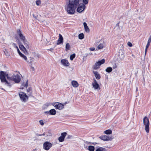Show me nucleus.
I'll return each mask as SVG.
<instances>
[{
  "label": "nucleus",
  "instance_id": "1",
  "mask_svg": "<svg viewBox=\"0 0 151 151\" xmlns=\"http://www.w3.org/2000/svg\"><path fill=\"white\" fill-rule=\"evenodd\" d=\"M0 79L1 83L9 87L14 84V82L15 83H18L21 81L20 76L19 75L10 76L6 72L2 71H0Z\"/></svg>",
  "mask_w": 151,
  "mask_h": 151
},
{
  "label": "nucleus",
  "instance_id": "45",
  "mask_svg": "<svg viewBox=\"0 0 151 151\" xmlns=\"http://www.w3.org/2000/svg\"><path fill=\"white\" fill-rule=\"evenodd\" d=\"M44 112L45 113L49 114H50L49 111H45Z\"/></svg>",
  "mask_w": 151,
  "mask_h": 151
},
{
  "label": "nucleus",
  "instance_id": "8",
  "mask_svg": "<svg viewBox=\"0 0 151 151\" xmlns=\"http://www.w3.org/2000/svg\"><path fill=\"white\" fill-rule=\"evenodd\" d=\"M86 6L81 2L79 4V5L77 7V11L78 13H81L86 8Z\"/></svg>",
  "mask_w": 151,
  "mask_h": 151
},
{
  "label": "nucleus",
  "instance_id": "6",
  "mask_svg": "<svg viewBox=\"0 0 151 151\" xmlns=\"http://www.w3.org/2000/svg\"><path fill=\"white\" fill-rule=\"evenodd\" d=\"M81 2L82 0H69L68 3L77 8L79 4Z\"/></svg>",
  "mask_w": 151,
  "mask_h": 151
},
{
  "label": "nucleus",
  "instance_id": "11",
  "mask_svg": "<svg viewBox=\"0 0 151 151\" xmlns=\"http://www.w3.org/2000/svg\"><path fill=\"white\" fill-rule=\"evenodd\" d=\"M100 138L103 140L106 141L111 140L113 139L112 136L106 135L100 136Z\"/></svg>",
  "mask_w": 151,
  "mask_h": 151
},
{
  "label": "nucleus",
  "instance_id": "39",
  "mask_svg": "<svg viewBox=\"0 0 151 151\" xmlns=\"http://www.w3.org/2000/svg\"><path fill=\"white\" fill-rule=\"evenodd\" d=\"M151 42V36H150V37H149V38L148 39V41L147 43L150 44V43Z\"/></svg>",
  "mask_w": 151,
  "mask_h": 151
},
{
  "label": "nucleus",
  "instance_id": "51",
  "mask_svg": "<svg viewBox=\"0 0 151 151\" xmlns=\"http://www.w3.org/2000/svg\"><path fill=\"white\" fill-rule=\"evenodd\" d=\"M92 144H97V143L96 142H93V143H92Z\"/></svg>",
  "mask_w": 151,
  "mask_h": 151
},
{
  "label": "nucleus",
  "instance_id": "25",
  "mask_svg": "<svg viewBox=\"0 0 151 151\" xmlns=\"http://www.w3.org/2000/svg\"><path fill=\"white\" fill-rule=\"evenodd\" d=\"M104 133L106 134H110L112 133V131L110 129H108L104 131Z\"/></svg>",
  "mask_w": 151,
  "mask_h": 151
},
{
  "label": "nucleus",
  "instance_id": "24",
  "mask_svg": "<svg viewBox=\"0 0 151 151\" xmlns=\"http://www.w3.org/2000/svg\"><path fill=\"white\" fill-rule=\"evenodd\" d=\"M70 47V44L69 43H67L65 45V50L67 51L68 50H69Z\"/></svg>",
  "mask_w": 151,
  "mask_h": 151
},
{
  "label": "nucleus",
  "instance_id": "7",
  "mask_svg": "<svg viewBox=\"0 0 151 151\" xmlns=\"http://www.w3.org/2000/svg\"><path fill=\"white\" fill-rule=\"evenodd\" d=\"M52 105L54 106L56 109L61 110L64 107V105L60 103L55 102L52 104Z\"/></svg>",
  "mask_w": 151,
  "mask_h": 151
},
{
  "label": "nucleus",
  "instance_id": "13",
  "mask_svg": "<svg viewBox=\"0 0 151 151\" xmlns=\"http://www.w3.org/2000/svg\"><path fill=\"white\" fill-rule=\"evenodd\" d=\"M63 43V38L60 34H59V38L58 40L57 44L60 45Z\"/></svg>",
  "mask_w": 151,
  "mask_h": 151
},
{
  "label": "nucleus",
  "instance_id": "9",
  "mask_svg": "<svg viewBox=\"0 0 151 151\" xmlns=\"http://www.w3.org/2000/svg\"><path fill=\"white\" fill-rule=\"evenodd\" d=\"M52 146V144L48 142H45L43 144L44 148L47 150H49Z\"/></svg>",
  "mask_w": 151,
  "mask_h": 151
},
{
  "label": "nucleus",
  "instance_id": "31",
  "mask_svg": "<svg viewBox=\"0 0 151 151\" xmlns=\"http://www.w3.org/2000/svg\"><path fill=\"white\" fill-rule=\"evenodd\" d=\"M75 54H73L71 55L70 56V59L71 60H73V58L75 57Z\"/></svg>",
  "mask_w": 151,
  "mask_h": 151
},
{
  "label": "nucleus",
  "instance_id": "49",
  "mask_svg": "<svg viewBox=\"0 0 151 151\" xmlns=\"http://www.w3.org/2000/svg\"><path fill=\"white\" fill-rule=\"evenodd\" d=\"M119 23H118L117 24H116V26L119 27Z\"/></svg>",
  "mask_w": 151,
  "mask_h": 151
},
{
  "label": "nucleus",
  "instance_id": "34",
  "mask_svg": "<svg viewBox=\"0 0 151 151\" xmlns=\"http://www.w3.org/2000/svg\"><path fill=\"white\" fill-rule=\"evenodd\" d=\"M64 139L62 137L60 136L58 138V140L60 142H62L64 141Z\"/></svg>",
  "mask_w": 151,
  "mask_h": 151
},
{
  "label": "nucleus",
  "instance_id": "32",
  "mask_svg": "<svg viewBox=\"0 0 151 151\" xmlns=\"http://www.w3.org/2000/svg\"><path fill=\"white\" fill-rule=\"evenodd\" d=\"M67 134V133L66 132H63V133H62L61 134V137H63V138L64 139L65 137L66 136V135Z\"/></svg>",
  "mask_w": 151,
  "mask_h": 151
},
{
  "label": "nucleus",
  "instance_id": "43",
  "mask_svg": "<svg viewBox=\"0 0 151 151\" xmlns=\"http://www.w3.org/2000/svg\"><path fill=\"white\" fill-rule=\"evenodd\" d=\"M17 51H18V53H19V54L20 55V54L21 53H21L20 52V51H19V48L18 49H17Z\"/></svg>",
  "mask_w": 151,
  "mask_h": 151
},
{
  "label": "nucleus",
  "instance_id": "12",
  "mask_svg": "<svg viewBox=\"0 0 151 151\" xmlns=\"http://www.w3.org/2000/svg\"><path fill=\"white\" fill-rule=\"evenodd\" d=\"M61 63L63 65L65 66H67L69 65L68 61L65 59H62L61 60Z\"/></svg>",
  "mask_w": 151,
  "mask_h": 151
},
{
  "label": "nucleus",
  "instance_id": "29",
  "mask_svg": "<svg viewBox=\"0 0 151 151\" xmlns=\"http://www.w3.org/2000/svg\"><path fill=\"white\" fill-rule=\"evenodd\" d=\"M20 55L21 56V57H22V58L24 59L25 60L27 61V58L25 55H24L22 53H21L20 54Z\"/></svg>",
  "mask_w": 151,
  "mask_h": 151
},
{
  "label": "nucleus",
  "instance_id": "26",
  "mask_svg": "<svg viewBox=\"0 0 151 151\" xmlns=\"http://www.w3.org/2000/svg\"><path fill=\"white\" fill-rule=\"evenodd\" d=\"M98 62L99 63V65H102L105 63V60L104 59H103L98 61Z\"/></svg>",
  "mask_w": 151,
  "mask_h": 151
},
{
  "label": "nucleus",
  "instance_id": "3",
  "mask_svg": "<svg viewBox=\"0 0 151 151\" xmlns=\"http://www.w3.org/2000/svg\"><path fill=\"white\" fill-rule=\"evenodd\" d=\"M65 8L67 13L70 15L74 14L76 9L69 3L66 4Z\"/></svg>",
  "mask_w": 151,
  "mask_h": 151
},
{
  "label": "nucleus",
  "instance_id": "22",
  "mask_svg": "<svg viewBox=\"0 0 151 151\" xmlns=\"http://www.w3.org/2000/svg\"><path fill=\"white\" fill-rule=\"evenodd\" d=\"M88 149L89 151H94L95 147L93 146H89Z\"/></svg>",
  "mask_w": 151,
  "mask_h": 151
},
{
  "label": "nucleus",
  "instance_id": "36",
  "mask_svg": "<svg viewBox=\"0 0 151 151\" xmlns=\"http://www.w3.org/2000/svg\"><path fill=\"white\" fill-rule=\"evenodd\" d=\"M39 122L40 124L42 126H43L44 125V123L43 121L42 120H40L39 121Z\"/></svg>",
  "mask_w": 151,
  "mask_h": 151
},
{
  "label": "nucleus",
  "instance_id": "48",
  "mask_svg": "<svg viewBox=\"0 0 151 151\" xmlns=\"http://www.w3.org/2000/svg\"><path fill=\"white\" fill-rule=\"evenodd\" d=\"M33 16L35 18H36V17L35 15L34 14H33Z\"/></svg>",
  "mask_w": 151,
  "mask_h": 151
},
{
  "label": "nucleus",
  "instance_id": "54",
  "mask_svg": "<svg viewBox=\"0 0 151 151\" xmlns=\"http://www.w3.org/2000/svg\"><path fill=\"white\" fill-rule=\"evenodd\" d=\"M32 69H34V68H32Z\"/></svg>",
  "mask_w": 151,
  "mask_h": 151
},
{
  "label": "nucleus",
  "instance_id": "2",
  "mask_svg": "<svg viewBox=\"0 0 151 151\" xmlns=\"http://www.w3.org/2000/svg\"><path fill=\"white\" fill-rule=\"evenodd\" d=\"M17 33L21 40H22L24 43V45L27 48H29V43L25 38V37L22 33L20 29L17 30Z\"/></svg>",
  "mask_w": 151,
  "mask_h": 151
},
{
  "label": "nucleus",
  "instance_id": "35",
  "mask_svg": "<svg viewBox=\"0 0 151 151\" xmlns=\"http://www.w3.org/2000/svg\"><path fill=\"white\" fill-rule=\"evenodd\" d=\"M83 1L84 4H87L88 3V0H83Z\"/></svg>",
  "mask_w": 151,
  "mask_h": 151
},
{
  "label": "nucleus",
  "instance_id": "41",
  "mask_svg": "<svg viewBox=\"0 0 151 151\" xmlns=\"http://www.w3.org/2000/svg\"><path fill=\"white\" fill-rule=\"evenodd\" d=\"M89 49L91 51H94L95 50V48L94 47H91V48H90Z\"/></svg>",
  "mask_w": 151,
  "mask_h": 151
},
{
  "label": "nucleus",
  "instance_id": "27",
  "mask_svg": "<svg viewBox=\"0 0 151 151\" xmlns=\"http://www.w3.org/2000/svg\"><path fill=\"white\" fill-rule=\"evenodd\" d=\"M78 38L80 39H82L84 38V35L83 33H81L78 35Z\"/></svg>",
  "mask_w": 151,
  "mask_h": 151
},
{
  "label": "nucleus",
  "instance_id": "42",
  "mask_svg": "<svg viewBox=\"0 0 151 151\" xmlns=\"http://www.w3.org/2000/svg\"><path fill=\"white\" fill-rule=\"evenodd\" d=\"M45 132H44L43 134H39V135L40 136H44V135H45Z\"/></svg>",
  "mask_w": 151,
  "mask_h": 151
},
{
  "label": "nucleus",
  "instance_id": "55",
  "mask_svg": "<svg viewBox=\"0 0 151 151\" xmlns=\"http://www.w3.org/2000/svg\"><path fill=\"white\" fill-rule=\"evenodd\" d=\"M32 69H34V68H32Z\"/></svg>",
  "mask_w": 151,
  "mask_h": 151
},
{
  "label": "nucleus",
  "instance_id": "4",
  "mask_svg": "<svg viewBox=\"0 0 151 151\" xmlns=\"http://www.w3.org/2000/svg\"><path fill=\"white\" fill-rule=\"evenodd\" d=\"M19 96L21 100L23 102H25L28 99V96L24 92H20L19 93Z\"/></svg>",
  "mask_w": 151,
  "mask_h": 151
},
{
  "label": "nucleus",
  "instance_id": "44",
  "mask_svg": "<svg viewBox=\"0 0 151 151\" xmlns=\"http://www.w3.org/2000/svg\"><path fill=\"white\" fill-rule=\"evenodd\" d=\"M150 45V44H149V43H147V45H146V48H148V47H149V46Z\"/></svg>",
  "mask_w": 151,
  "mask_h": 151
},
{
  "label": "nucleus",
  "instance_id": "38",
  "mask_svg": "<svg viewBox=\"0 0 151 151\" xmlns=\"http://www.w3.org/2000/svg\"><path fill=\"white\" fill-rule=\"evenodd\" d=\"M127 45L128 46L130 47H132V43L130 42H128Z\"/></svg>",
  "mask_w": 151,
  "mask_h": 151
},
{
  "label": "nucleus",
  "instance_id": "17",
  "mask_svg": "<svg viewBox=\"0 0 151 151\" xmlns=\"http://www.w3.org/2000/svg\"><path fill=\"white\" fill-rule=\"evenodd\" d=\"M83 24L85 31L87 32H89L90 31V30L88 27L86 23L85 22H84L83 23Z\"/></svg>",
  "mask_w": 151,
  "mask_h": 151
},
{
  "label": "nucleus",
  "instance_id": "16",
  "mask_svg": "<svg viewBox=\"0 0 151 151\" xmlns=\"http://www.w3.org/2000/svg\"><path fill=\"white\" fill-rule=\"evenodd\" d=\"M105 45V42L103 41L102 43H100L98 46L97 48L98 50L102 49Z\"/></svg>",
  "mask_w": 151,
  "mask_h": 151
},
{
  "label": "nucleus",
  "instance_id": "30",
  "mask_svg": "<svg viewBox=\"0 0 151 151\" xmlns=\"http://www.w3.org/2000/svg\"><path fill=\"white\" fill-rule=\"evenodd\" d=\"M36 3L37 6H39L41 4V1L40 0H37L36 1Z\"/></svg>",
  "mask_w": 151,
  "mask_h": 151
},
{
  "label": "nucleus",
  "instance_id": "10",
  "mask_svg": "<svg viewBox=\"0 0 151 151\" xmlns=\"http://www.w3.org/2000/svg\"><path fill=\"white\" fill-rule=\"evenodd\" d=\"M92 85L93 87L95 90H100V88L99 84L97 83L96 80L94 79H93V82L92 83Z\"/></svg>",
  "mask_w": 151,
  "mask_h": 151
},
{
  "label": "nucleus",
  "instance_id": "53",
  "mask_svg": "<svg viewBox=\"0 0 151 151\" xmlns=\"http://www.w3.org/2000/svg\"><path fill=\"white\" fill-rule=\"evenodd\" d=\"M53 49H52L51 48L50 49V50L51 51Z\"/></svg>",
  "mask_w": 151,
  "mask_h": 151
},
{
  "label": "nucleus",
  "instance_id": "52",
  "mask_svg": "<svg viewBox=\"0 0 151 151\" xmlns=\"http://www.w3.org/2000/svg\"><path fill=\"white\" fill-rule=\"evenodd\" d=\"M136 91H138V88L137 87V88H136Z\"/></svg>",
  "mask_w": 151,
  "mask_h": 151
},
{
  "label": "nucleus",
  "instance_id": "18",
  "mask_svg": "<svg viewBox=\"0 0 151 151\" xmlns=\"http://www.w3.org/2000/svg\"><path fill=\"white\" fill-rule=\"evenodd\" d=\"M71 84L75 88L77 87L79 85L77 82L75 81H73L71 82Z\"/></svg>",
  "mask_w": 151,
  "mask_h": 151
},
{
  "label": "nucleus",
  "instance_id": "23",
  "mask_svg": "<svg viewBox=\"0 0 151 151\" xmlns=\"http://www.w3.org/2000/svg\"><path fill=\"white\" fill-rule=\"evenodd\" d=\"M112 70V68L111 67H108L106 69V71L108 73H110Z\"/></svg>",
  "mask_w": 151,
  "mask_h": 151
},
{
  "label": "nucleus",
  "instance_id": "50",
  "mask_svg": "<svg viewBox=\"0 0 151 151\" xmlns=\"http://www.w3.org/2000/svg\"><path fill=\"white\" fill-rule=\"evenodd\" d=\"M147 48H146H146H145V53L146 52V51H147Z\"/></svg>",
  "mask_w": 151,
  "mask_h": 151
},
{
  "label": "nucleus",
  "instance_id": "19",
  "mask_svg": "<svg viewBox=\"0 0 151 151\" xmlns=\"http://www.w3.org/2000/svg\"><path fill=\"white\" fill-rule=\"evenodd\" d=\"M95 151H106V150L105 148L98 147L96 148Z\"/></svg>",
  "mask_w": 151,
  "mask_h": 151
},
{
  "label": "nucleus",
  "instance_id": "47",
  "mask_svg": "<svg viewBox=\"0 0 151 151\" xmlns=\"http://www.w3.org/2000/svg\"><path fill=\"white\" fill-rule=\"evenodd\" d=\"M71 137V136L70 135H68V137L67 138L68 139H69Z\"/></svg>",
  "mask_w": 151,
  "mask_h": 151
},
{
  "label": "nucleus",
  "instance_id": "21",
  "mask_svg": "<svg viewBox=\"0 0 151 151\" xmlns=\"http://www.w3.org/2000/svg\"><path fill=\"white\" fill-rule=\"evenodd\" d=\"M99 63H98V62H96L95 65L93 66V68L95 69H96L98 68H99L100 65H99Z\"/></svg>",
  "mask_w": 151,
  "mask_h": 151
},
{
  "label": "nucleus",
  "instance_id": "20",
  "mask_svg": "<svg viewBox=\"0 0 151 151\" xmlns=\"http://www.w3.org/2000/svg\"><path fill=\"white\" fill-rule=\"evenodd\" d=\"M50 114L54 115L56 114V111L54 109H52L49 111Z\"/></svg>",
  "mask_w": 151,
  "mask_h": 151
},
{
  "label": "nucleus",
  "instance_id": "28",
  "mask_svg": "<svg viewBox=\"0 0 151 151\" xmlns=\"http://www.w3.org/2000/svg\"><path fill=\"white\" fill-rule=\"evenodd\" d=\"M4 52L6 56L8 57L10 56V53L6 50H5L4 51Z\"/></svg>",
  "mask_w": 151,
  "mask_h": 151
},
{
  "label": "nucleus",
  "instance_id": "14",
  "mask_svg": "<svg viewBox=\"0 0 151 151\" xmlns=\"http://www.w3.org/2000/svg\"><path fill=\"white\" fill-rule=\"evenodd\" d=\"M19 47L20 49L23 51L24 53L26 55L28 54V53L27 51L26 48L24 47L22 45H20L19 46Z\"/></svg>",
  "mask_w": 151,
  "mask_h": 151
},
{
  "label": "nucleus",
  "instance_id": "33",
  "mask_svg": "<svg viewBox=\"0 0 151 151\" xmlns=\"http://www.w3.org/2000/svg\"><path fill=\"white\" fill-rule=\"evenodd\" d=\"M27 92L29 93V94L28 95H31L32 94V91L31 88H29L27 90Z\"/></svg>",
  "mask_w": 151,
  "mask_h": 151
},
{
  "label": "nucleus",
  "instance_id": "40",
  "mask_svg": "<svg viewBox=\"0 0 151 151\" xmlns=\"http://www.w3.org/2000/svg\"><path fill=\"white\" fill-rule=\"evenodd\" d=\"M13 45L15 48L17 49H18V47L16 45V44L13 43Z\"/></svg>",
  "mask_w": 151,
  "mask_h": 151
},
{
  "label": "nucleus",
  "instance_id": "46",
  "mask_svg": "<svg viewBox=\"0 0 151 151\" xmlns=\"http://www.w3.org/2000/svg\"><path fill=\"white\" fill-rule=\"evenodd\" d=\"M33 61V58H31V61H30L31 63H32Z\"/></svg>",
  "mask_w": 151,
  "mask_h": 151
},
{
  "label": "nucleus",
  "instance_id": "37",
  "mask_svg": "<svg viewBox=\"0 0 151 151\" xmlns=\"http://www.w3.org/2000/svg\"><path fill=\"white\" fill-rule=\"evenodd\" d=\"M23 85H24V87H25L26 88H27V86H28V80L27 81V82H26L25 85H24V84Z\"/></svg>",
  "mask_w": 151,
  "mask_h": 151
},
{
  "label": "nucleus",
  "instance_id": "15",
  "mask_svg": "<svg viewBox=\"0 0 151 151\" xmlns=\"http://www.w3.org/2000/svg\"><path fill=\"white\" fill-rule=\"evenodd\" d=\"M93 73L97 79L99 80L101 78V76L97 71H93Z\"/></svg>",
  "mask_w": 151,
  "mask_h": 151
},
{
  "label": "nucleus",
  "instance_id": "5",
  "mask_svg": "<svg viewBox=\"0 0 151 151\" xmlns=\"http://www.w3.org/2000/svg\"><path fill=\"white\" fill-rule=\"evenodd\" d=\"M143 124L145 125V130L147 133L149 132L150 123L149 120L147 116H145L143 119Z\"/></svg>",
  "mask_w": 151,
  "mask_h": 151
}]
</instances>
